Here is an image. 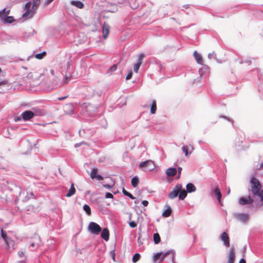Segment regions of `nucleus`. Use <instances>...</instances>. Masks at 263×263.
<instances>
[{
  "label": "nucleus",
  "instance_id": "f257e3e1",
  "mask_svg": "<svg viewBox=\"0 0 263 263\" xmlns=\"http://www.w3.org/2000/svg\"><path fill=\"white\" fill-rule=\"evenodd\" d=\"M40 3V0H33L28 2L25 6V12L23 13V16L26 18H31L35 13V10L37 8Z\"/></svg>",
  "mask_w": 263,
  "mask_h": 263
},
{
  "label": "nucleus",
  "instance_id": "f03ea898",
  "mask_svg": "<svg viewBox=\"0 0 263 263\" xmlns=\"http://www.w3.org/2000/svg\"><path fill=\"white\" fill-rule=\"evenodd\" d=\"M262 185L258 179L252 177L250 181V186L249 188V192L252 193L253 196H256L261 190Z\"/></svg>",
  "mask_w": 263,
  "mask_h": 263
},
{
  "label": "nucleus",
  "instance_id": "7ed1b4c3",
  "mask_svg": "<svg viewBox=\"0 0 263 263\" xmlns=\"http://www.w3.org/2000/svg\"><path fill=\"white\" fill-rule=\"evenodd\" d=\"M46 112L43 109L39 107H32L29 110L23 112L21 115H44Z\"/></svg>",
  "mask_w": 263,
  "mask_h": 263
},
{
  "label": "nucleus",
  "instance_id": "20e7f679",
  "mask_svg": "<svg viewBox=\"0 0 263 263\" xmlns=\"http://www.w3.org/2000/svg\"><path fill=\"white\" fill-rule=\"evenodd\" d=\"M1 236L2 238L4 239L5 243L7 245L8 249L12 248V249H14V241L11 238L7 236L6 232L4 231L2 229L1 231Z\"/></svg>",
  "mask_w": 263,
  "mask_h": 263
},
{
  "label": "nucleus",
  "instance_id": "39448f33",
  "mask_svg": "<svg viewBox=\"0 0 263 263\" xmlns=\"http://www.w3.org/2000/svg\"><path fill=\"white\" fill-rule=\"evenodd\" d=\"M88 229L91 233L95 235L99 234L102 230L100 226L94 222H91L89 223Z\"/></svg>",
  "mask_w": 263,
  "mask_h": 263
},
{
  "label": "nucleus",
  "instance_id": "423d86ee",
  "mask_svg": "<svg viewBox=\"0 0 263 263\" xmlns=\"http://www.w3.org/2000/svg\"><path fill=\"white\" fill-rule=\"evenodd\" d=\"M139 167L140 168L143 169L144 171H146L147 168H149V170H153L155 166L153 161L147 160L141 162L139 165Z\"/></svg>",
  "mask_w": 263,
  "mask_h": 263
},
{
  "label": "nucleus",
  "instance_id": "0eeeda50",
  "mask_svg": "<svg viewBox=\"0 0 263 263\" xmlns=\"http://www.w3.org/2000/svg\"><path fill=\"white\" fill-rule=\"evenodd\" d=\"M182 189V185L177 184L173 189L172 192L168 194V197L171 199H173L178 196L179 192Z\"/></svg>",
  "mask_w": 263,
  "mask_h": 263
},
{
  "label": "nucleus",
  "instance_id": "6e6552de",
  "mask_svg": "<svg viewBox=\"0 0 263 263\" xmlns=\"http://www.w3.org/2000/svg\"><path fill=\"white\" fill-rule=\"evenodd\" d=\"M254 200L250 196L247 197H242L239 199L238 203L240 205H244L246 204H252Z\"/></svg>",
  "mask_w": 263,
  "mask_h": 263
},
{
  "label": "nucleus",
  "instance_id": "1a4fd4ad",
  "mask_svg": "<svg viewBox=\"0 0 263 263\" xmlns=\"http://www.w3.org/2000/svg\"><path fill=\"white\" fill-rule=\"evenodd\" d=\"M234 217L235 218L239 220L240 221L242 222H247L249 219V215L247 214H238L235 213L234 214Z\"/></svg>",
  "mask_w": 263,
  "mask_h": 263
},
{
  "label": "nucleus",
  "instance_id": "9d476101",
  "mask_svg": "<svg viewBox=\"0 0 263 263\" xmlns=\"http://www.w3.org/2000/svg\"><path fill=\"white\" fill-rule=\"evenodd\" d=\"M145 57L144 54H140L138 55V59L137 63L134 65V70L135 72H138V70L142 63L143 58Z\"/></svg>",
  "mask_w": 263,
  "mask_h": 263
},
{
  "label": "nucleus",
  "instance_id": "9b49d317",
  "mask_svg": "<svg viewBox=\"0 0 263 263\" xmlns=\"http://www.w3.org/2000/svg\"><path fill=\"white\" fill-rule=\"evenodd\" d=\"M220 238L221 241H222L224 246L227 247H230V238L227 232H223L221 234Z\"/></svg>",
  "mask_w": 263,
  "mask_h": 263
},
{
  "label": "nucleus",
  "instance_id": "f8f14e48",
  "mask_svg": "<svg viewBox=\"0 0 263 263\" xmlns=\"http://www.w3.org/2000/svg\"><path fill=\"white\" fill-rule=\"evenodd\" d=\"M235 260V253L234 248H231L228 255L227 263H234Z\"/></svg>",
  "mask_w": 263,
  "mask_h": 263
},
{
  "label": "nucleus",
  "instance_id": "ddd939ff",
  "mask_svg": "<svg viewBox=\"0 0 263 263\" xmlns=\"http://www.w3.org/2000/svg\"><path fill=\"white\" fill-rule=\"evenodd\" d=\"M64 110L67 115H70L71 114H74L73 112V106L71 103L65 105L64 107Z\"/></svg>",
  "mask_w": 263,
  "mask_h": 263
},
{
  "label": "nucleus",
  "instance_id": "4468645a",
  "mask_svg": "<svg viewBox=\"0 0 263 263\" xmlns=\"http://www.w3.org/2000/svg\"><path fill=\"white\" fill-rule=\"evenodd\" d=\"M98 172V170L97 168H92L90 174V177L92 179L96 178L98 180H102L103 177L101 175H97Z\"/></svg>",
  "mask_w": 263,
  "mask_h": 263
},
{
  "label": "nucleus",
  "instance_id": "2eb2a0df",
  "mask_svg": "<svg viewBox=\"0 0 263 263\" xmlns=\"http://www.w3.org/2000/svg\"><path fill=\"white\" fill-rule=\"evenodd\" d=\"M109 26L106 24L104 23L103 26V29H102V34H103V37L104 39H107L109 32Z\"/></svg>",
  "mask_w": 263,
  "mask_h": 263
},
{
  "label": "nucleus",
  "instance_id": "dca6fc26",
  "mask_svg": "<svg viewBox=\"0 0 263 263\" xmlns=\"http://www.w3.org/2000/svg\"><path fill=\"white\" fill-rule=\"evenodd\" d=\"M101 236L105 241H108L109 240V233L107 228H104L103 230Z\"/></svg>",
  "mask_w": 263,
  "mask_h": 263
},
{
  "label": "nucleus",
  "instance_id": "f3484780",
  "mask_svg": "<svg viewBox=\"0 0 263 263\" xmlns=\"http://www.w3.org/2000/svg\"><path fill=\"white\" fill-rule=\"evenodd\" d=\"M33 116H17L15 117L13 120L15 122H17L20 121H24V122H26L27 121H28L30 120Z\"/></svg>",
  "mask_w": 263,
  "mask_h": 263
},
{
  "label": "nucleus",
  "instance_id": "a211bd4d",
  "mask_svg": "<svg viewBox=\"0 0 263 263\" xmlns=\"http://www.w3.org/2000/svg\"><path fill=\"white\" fill-rule=\"evenodd\" d=\"M176 173L177 170L173 167L168 168L166 171V175L169 177H174Z\"/></svg>",
  "mask_w": 263,
  "mask_h": 263
},
{
  "label": "nucleus",
  "instance_id": "6ab92c4d",
  "mask_svg": "<svg viewBox=\"0 0 263 263\" xmlns=\"http://www.w3.org/2000/svg\"><path fill=\"white\" fill-rule=\"evenodd\" d=\"M194 56L196 62L199 64H202L203 61L201 56L196 51L194 52Z\"/></svg>",
  "mask_w": 263,
  "mask_h": 263
},
{
  "label": "nucleus",
  "instance_id": "aec40b11",
  "mask_svg": "<svg viewBox=\"0 0 263 263\" xmlns=\"http://www.w3.org/2000/svg\"><path fill=\"white\" fill-rule=\"evenodd\" d=\"M186 192L188 193H191V192H195L196 189L195 185L191 183H189L186 184Z\"/></svg>",
  "mask_w": 263,
  "mask_h": 263
},
{
  "label": "nucleus",
  "instance_id": "412c9836",
  "mask_svg": "<svg viewBox=\"0 0 263 263\" xmlns=\"http://www.w3.org/2000/svg\"><path fill=\"white\" fill-rule=\"evenodd\" d=\"M26 254V250L25 249H21L18 252V256L24 260H25L27 258Z\"/></svg>",
  "mask_w": 263,
  "mask_h": 263
},
{
  "label": "nucleus",
  "instance_id": "4be33fe9",
  "mask_svg": "<svg viewBox=\"0 0 263 263\" xmlns=\"http://www.w3.org/2000/svg\"><path fill=\"white\" fill-rule=\"evenodd\" d=\"M167 209L163 212L162 216L165 217H169L172 213V209L169 205L166 206Z\"/></svg>",
  "mask_w": 263,
  "mask_h": 263
},
{
  "label": "nucleus",
  "instance_id": "5701e85b",
  "mask_svg": "<svg viewBox=\"0 0 263 263\" xmlns=\"http://www.w3.org/2000/svg\"><path fill=\"white\" fill-rule=\"evenodd\" d=\"M76 192V189L74 187V185L73 184H71V186H70V188L69 189L68 193H67L66 194V197H71V196H72Z\"/></svg>",
  "mask_w": 263,
  "mask_h": 263
},
{
  "label": "nucleus",
  "instance_id": "b1692460",
  "mask_svg": "<svg viewBox=\"0 0 263 263\" xmlns=\"http://www.w3.org/2000/svg\"><path fill=\"white\" fill-rule=\"evenodd\" d=\"M187 196V192L184 190L181 189L179 192L178 197L180 200H183Z\"/></svg>",
  "mask_w": 263,
  "mask_h": 263
},
{
  "label": "nucleus",
  "instance_id": "393cba45",
  "mask_svg": "<svg viewBox=\"0 0 263 263\" xmlns=\"http://www.w3.org/2000/svg\"><path fill=\"white\" fill-rule=\"evenodd\" d=\"M9 10L6 11L5 8L0 11V17L2 21L9 14Z\"/></svg>",
  "mask_w": 263,
  "mask_h": 263
},
{
  "label": "nucleus",
  "instance_id": "a878e982",
  "mask_svg": "<svg viewBox=\"0 0 263 263\" xmlns=\"http://www.w3.org/2000/svg\"><path fill=\"white\" fill-rule=\"evenodd\" d=\"M157 109V104L155 100H153L151 105V113L155 114Z\"/></svg>",
  "mask_w": 263,
  "mask_h": 263
},
{
  "label": "nucleus",
  "instance_id": "bb28decb",
  "mask_svg": "<svg viewBox=\"0 0 263 263\" xmlns=\"http://www.w3.org/2000/svg\"><path fill=\"white\" fill-rule=\"evenodd\" d=\"M70 4L77 7L78 8L81 9L82 8V2L80 1H72L70 2Z\"/></svg>",
  "mask_w": 263,
  "mask_h": 263
},
{
  "label": "nucleus",
  "instance_id": "cd10ccee",
  "mask_svg": "<svg viewBox=\"0 0 263 263\" xmlns=\"http://www.w3.org/2000/svg\"><path fill=\"white\" fill-rule=\"evenodd\" d=\"M139 180L137 176H135L132 178L131 183L134 187H136L139 183Z\"/></svg>",
  "mask_w": 263,
  "mask_h": 263
},
{
  "label": "nucleus",
  "instance_id": "c85d7f7f",
  "mask_svg": "<svg viewBox=\"0 0 263 263\" xmlns=\"http://www.w3.org/2000/svg\"><path fill=\"white\" fill-rule=\"evenodd\" d=\"M215 194L217 196V199L218 200V202L219 203H220L221 198V192L218 187H216L215 189Z\"/></svg>",
  "mask_w": 263,
  "mask_h": 263
},
{
  "label": "nucleus",
  "instance_id": "c756f323",
  "mask_svg": "<svg viewBox=\"0 0 263 263\" xmlns=\"http://www.w3.org/2000/svg\"><path fill=\"white\" fill-rule=\"evenodd\" d=\"M162 252L157 253L153 257V260L154 262H156L158 260H161Z\"/></svg>",
  "mask_w": 263,
  "mask_h": 263
},
{
  "label": "nucleus",
  "instance_id": "7c9ffc66",
  "mask_svg": "<svg viewBox=\"0 0 263 263\" xmlns=\"http://www.w3.org/2000/svg\"><path fill=\"white\" fill-rule=\"evenodd\" d=\"M153 239L155 244L159 243L161 240L159 234L157 233H155L153 236Z\"/></svg>",
  "mask_w": 263,
  "mask_h": 263
},
{
  "label": "nucleus",
  "instance_id": "2f4dec72",
  "mask_svg": "<svg viewBox=\"0 0 263 263\" xmlns=\"http://www.w3.org/2000/svg\"><path fill=\"white\" fill-rule=\"evenodd\" d=\"M83 210L85 212V213L87 214V215L90 216L91 214V211L90 206L87 204H85L83 205Z\"/></svg>",
  "mask_w": 263,
  "mask_h": 263
},
{
  "label": "nucleus",
  "instance_id": "473e14b6",
  "mask_svg": "<svg viewBox=\"0 0 263 263\" xmlns=\"http://www.w3.org/2000/svg\"><path fill=\"white\" fill-rule=\"evenodd\" d=\"M13 21V17L12 16H8V15L3 21L4 23H11Z\"/></svg>",
  "mask_w": 263,
  "mask_h": 263
},
{
  "label": "nucleus",
  "instance_id": "72a5a7b5",
  "mask_svg": "<svg viewBox=\"0 0 263 263\" xmlns=\"http://www.w3.org/2000/svg\"><path fill=\"white\" fill-rule=\"evenodd\" d=\"M46 54V52L45 51H43L42 53H37L35 55V58L37 59H42Z\"/></svg>",
  "mask_w": 263,
  "mask_h": 263
},
{
  "label": "nucleus",
  "instance_id": "f704fd0d",
  "mask_svg": "<svg viewBox=\"0 0 263 263\" xmlns=\"http://www.w3.org/2000/svg\"><path fill=\"white\" fill-rule=\"evenodd\" d=\"M140 254L139 253H136L133 257L132 260L133 262L135 263L137 262L140 258Z\"/></svg>",
  "mask_w": 263,
  "mask_h": 263
},
{
  "label": "nucleus",
  "instance_id": "c9c22d12",
  "mask_svg": "<svg viewBox=\"0 0 263 263\" xmlns=\"http://www.w3.org/2000/svg\"><path fill=\"white\" fill-rule=\"evenodd\" d=\"M172 251H168L166 252H165V253H164L163 254H162V255H161V260L159 261V262L162 261L164 258H165V257L168 255L169 254L171 253Z\"/></svg>",
  "mask_w": 263,
  "mask_h": 263
},
{
  "label": "nucleus",
  "instance_id": "e433bc0d",
  "mask_svg": "<svg viewBox=\"0 0 263 263\" xmlns=\"http://www.w3.org/2000/svg\"><path fill=\"white\" fill-rule=\"evenodd\" d=\"M117 68V65L115 64V65H112L111 67H110V68L108 70V72L112 73L114 71H116Z\"/></svg>",
  "mask_w": 263,
  "mask_h": 263
},
{
  "label": "nucleus",
  "instance_id": "4c0bfd02",
  "mask_svg": "<svg viewBox=\"0 0 263 263\" xmlns=\"http://www.w3.org/2000/svg\"><path fill=\"white\" fill-rule=\"evenodd\" d=\"M256 196H258L260 198V201L263 202V189L260 190L259 192V193L258 194H256Z\"/></svg>",
  "mask_w": 263,
  "mask_h": 263
},
{
  "label": "nucleus",
  "instance_id": "58836bf2",
  "mask_svg": "<svg viewBox=\"0 0 263 263\" xmlns=\"http://www.w3.org/2000/svg\"><path fill=\"white\" fill-rule=\"evenodd\" d=\"M70 79V76L68 75L67 74H66L65 79L64 80V83L67 84L69 82Z\"/></svg>",
  "mask_w": 263,
  "mask_h": 263
},
{
  "label": "nucleus",
  "instance_id": "ea45409f",
  "mask_svg": "<svg viewBox=\"0 0 263 263\" xmlns=\"http://www.w3.org/2000/svg\"><path fill=\"white\" fill-rule=\"evenodd\" d=\"M182 149L183 152L184 153L185 155L186 156H187L189 155L187 146H183L182 147Z\"/></svg>",
  "mask_w": 263,
  "mask_h": 263
},
{
  "label": "nucleus",
  "instance_id": "a19ab883",
  "mask_svg": "<svg viewBox=\"0 0 263 263\" xmlns=\"http://www.w3.org/2000/svg\"><path fill=\"white\" fill-rule=\"evenodd\" d=\"M129 225L132 228H136L137 226V223L134 221H130L129 223Z\"/></svg>",
  "mask_w": 263,
  "mask_h": 263
},
{
  "label": "nucleus",
  "instance_id": "79ce46f5",
  "mask_svg": "<svg viewBox=\"0 0 263 263\" xmlns=\"http://www.w3.org/2000/svg\"><path fill=\"white\" fill-rule=\"evenodd\" d=\"M132 75H133L132 71L131 70H129L128 71V74L126 76V80L130 79L132 77Z\"/></svg>",
  "mask_w": 263,
  "mask_h": 263
},
{
  "label": "nucleus",
  "instance_id": "37998d69",
  "mask_svg": "<svg viewBox=\"0 0 263 263\" xmlns=\"http://www.w3.org/2000/svg\"><path fill=\"white\" fill-rule=\"evenodd\" d=\"M208 58L209 59L215 58L216 54L214 52L210 53L208 54Z\"/></svg>",
  "mask_w": 263,
  "mask_h": 263
},
{
  "label": "nucleus",
  "instance_id": "c03bdc74",
  "mask_svg": "<svg viewBox=\"0 0 263 263\" xmlns=\"http://www.w3.org/2000/svg\"><path fill=\"white\" fill-rule=\"evenodd\" d=\"M105 197L106 198H113L114 196L112 194L110 193H106L105 195Z\"/></svg>",
  "mask_w": 263,
  "mask_h": 263
},
{
  "label": "nucleus",
  "instance_id": "a18cd8bd",
  "mask_svg": "<svg viewBox=\"0 0 263 263\" xmlns=\"http://www.w3.org/2000/svg\"><path fill=\"white\" fill-rule=\"evenodd\" d=\"M142 204L143 205V206H147L148 204V202L147 200H143L142 202Z\"/></svg>",
  "mask_w": 263,
  "mask_h": 263
},
{
  "label": "nucleus",
  "instance_id": "49530a36",
  "mask_svg": "<svg viewBox=\"0 0 263 263\" xmlns=\"http://www.w3.org/2000/svg\"><path fill=\"white\" fill-rule=\"evenodd\" d=\"M122 193L125 196H127L128 194H129V192H128L124 188H123L122 190Z\"/></svg>",
  "mask_w": 263,
  "mask_h": 263
},
{
  "label": "nucleus",
  "instance_id": "de8ad7c7",
  "mask_svg": "<svg viewBox=\"0 0 263 263\" xmlns=\"http://www.w3.org/2000/svg\"><path fill=\"white\" fill-rule=\"evenodd\" d=\"M182 170V168L181 167H178V178H180Z\"/></svg>",
  "mask_w": 263,
  "mask_h": 263
},
{
  "label": "nucleus",
  "instance_id": "09e8293b",
  "mask_svg": "<svg viewBox=\"0 0 263 263\" xmlns=\"http://www.w3.org/2000/svg\"><path fill=\"white\" fill-rule=\"evenodd\" d=\"M103 186L108 189H110L111 188V186L109 184H104Z\"/></svg>",
  "mask_w": 263,
  "mask_h": 263
},
{
  "label": "nucleus",
  "instance_id": "8fccbe9b",
  "mask_svg": "<svg viewBox=\"0 0 263 263\" xmlns=\"http://www.w3.org/2000/svg\"><path fill=\"white\" fill-rule=\"evenodd\" d=\"M127 196H128L129 198H130V199H135V197H134V196H133V195H132V194H131L130 193H129V194H128V195H127Z\"/></svg>",
  "mask_w": 263,
  "mask_h": 263
},
{
  "label": "nucleus",
  "instance_id": "3c124183",
  "mask_svg": "<svg viewBox=\"0 0 263 263\" xmlns=\"http://www.w3.org/2000/svg\"><path fill=\"white\" fill-rule=\"evenodd\" d=\"M50 73L51 74V76H54L55 74V71L53 69H50Z\"/></svg>",
  "mask_w": 263,
  "mask_h": 263
},
{
  "label": "nucleus",
  "instance_id": "603ef678",
  "mask_svg": "<svg viewBox=\"0 0 263 263\" xmlns=\"http://www.w3.org/2000/svg\"><path fill=\"white\" fill-rule=\"evenodd\" d=\"M239 263H246V260H245V259H243V258H241V259L240 260V261H239Z\"/></svg>",
  "mask_w": 263,
  "mask_h": 263
},
{
  "label": "nucleus",
  "instance_id": "864d4df0",
  "mask_svg": "<svg viewBox=\"0 0 263 263\" xmlns=\"http://www.w3.org/2000/svg\"><path fill=\"white\" fill-rule=\"evenodd\" d=\"M67 98V97H66V96L64 97L59 98V100H64V99H65V98Z\"/></svg>",
  "mask_w": 263,
  "mask_h": 263
},
{
  "label": "nucleus",
  "instance_id": "5fc2aeb1",
  "mask_svg": "<svg viewBox=\"0 0 263 263\" xmlns=\"http://www.w3.org/2000/svg\"><path fill=\"white\" fill-rule=\"evenodd\" d=\"M81 145V143H77L75 144V147L80 146Z\"/></svg>",
  "mask_w": 263,
  "mask_h": 263
},
{
  "label": "nucleus",
  "instance_id": "6e6d98bb",
  "mask_svg": "<svg viewBox=\"0 0 263 263\" xmlns=\"http://www.w3.org/2000/svg\"><path fill=\"white\" fill-rule=\"evenodd\" d=\"M31 246L32 247H34L35 246V245H34V242H32L31 244Z\"/></svg>",
  "mask_w": 263,
  "mask_h": 263
},
{
  "label": "nucleus",
  "instance_id": "4d7b16f0",
  "mask_svg": "<svg viewBox=\"0 0 263 263\" xmlns=\"http://www.w3.org/2000/svg\"><path fill=\"white\" fill-rule=\"evenodd\" d=\"M260 168L263 169V163L261 164Z\"/></svg>",
  "mask_w": 263,
  "mask_h": 263
},
{
  "label": "nucleus",
  "instance_id": "13d9d810",
  "mask_svg": "<svg viewBox=\"0 0 263 263\" xmlns=\"http://www.w3.org/2000/svg\"><path fill=\"white\" fill-rule=\"evenodd\" d=\"M138 203V200L135 201V203Z\"/></svg>",
  "mask_w": 263,
  "mask_h": 263
},
{
  "label": "nucleus",
  "instance_id": "bf43d9fd",
  "mask_svg": "<svg viewBox=\"0 0 263 263\" xmlns=\"http://www.w3.org/2000/svg\"><path fill=\"white\" fill-rule=\"evenodd\" d=\"M230 190H229L228 191V194H229V193H230Z\"/></svg>",
  "mask_w": 263,
  "mask_h": 263
}]
</instances>
